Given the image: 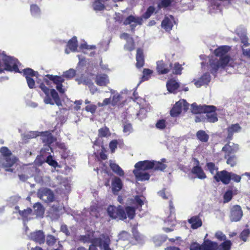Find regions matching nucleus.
Here are the masks:
<instances>
[{"instance_id":"obj_1","label":"nucleus","mask_w":250,"mask_h":250,"mask_svg":"<svg viewBox=\"0 0 250 250\" xmlns=\"http://www.w3.org/2000/svg\"><path fill=\"white\" fill-rule=\"evenodd\" d=\"M230 49V47L227 45L221 46L214 50V54L216 56L220 57L219 60L210 61L211 73L215 75L220 68H224L230 61V57L226 54Z\"/></svg>"},{"instance_id":"obj_2","label":"nucleus","mask_w":250,"mask_h":250,"mask_svg":"<svg viewBox=\"0 0 250 250\" xmlns=\"http://www.w3.org/2000/svg\"><path fill=\"white\" fill-rule=\"evenodd\" d=\"M79 240L83 243H91L98 245L101 250H112L109 247L111 240L107 234H102L98 238H94L93 235L87 234L81 235Z\"/></svg>"},{"instance_id":"obj_3","label":"nucleus","mask_w":250,"mask_h":250,"mask_svg":"<svg viewBox=\"0 0 250 250\" xmlns=\"http://www.w3.org/2000/svg\"><path fill=\"white\" fill-rule=\"evenodd\" d=\"M18 62L17 59L7 56L3 53H0V73L3 72L4 70L19 72L18 67Z\"/></svg>"},{"instance_id":"obj_4","label":"nucleus","mask_w":250,"mask_h":250,"mask_svg":"<svg viewBox=\"0 0 250 250\" xmlns=\"http://www.w3.org/2000/svg\"><path fill=\"white\" fill-rule=\"evenodd\" d=\"M236 32L240 37L242 44V48L244 56L250 57V43L248 42L249 39L247 36L246 29L242 26H239L236 30Z\"/></svg>"},{"instance_id":"obj_5","label":"nucleus","mask_w":250,"mask_h":250,"mask_svg":"<svg viewBox=\"0 0 250 250\" xmlns=\"http://www.w3.org/2000/svg\"><path fill=\"white\" fill-rule=\"evenodd\" d=\"M18 159L15 155H10L6 157H0V166L6 171L16 172L14 167L16 165Z\"/></svg>"},{"instance_id":"obj_6","label":"nucleus","mask_w":250,"mask_h":250,"mask_svg":"<svg viewBox=\"0 0 250 250\" xmlns=\"http://www.w3.org/2000/svg\"><path fill=\"white\" fill-rule=\"evenodd\" d=\"M107 211L109 216L113 219L119 218L120 220H124L126 218L125 211L121 206L117 207L110 206L108 207Z\"/></svg>"},{"instance_id":"obj_7","label":"nucleus","mask_w":250,"mask_h":250,"mask_svg":"<svg viewBox=\"0 0 250 250\" xmlns=\"http://www.w3.org/2000/svg\"><path fill=\"white\" fill-rule=\"evenodd\" d=\"M189 104L185 100H181L177 102L170 110V115L172 117L178 116L182 112V108L187 110Z\"/></svg>"},{"instance_id":"obj_8","label":"nucleus","mask_w":250,"mask_h":250,"mask_svg":"<svg viewBox=\"0 0 250 250\" xmlns=\"http://www.w3.org/2000/svg\"><path fill=\"white\" fill-rule=\"evenodd\" d=\"M143 22L142 17L130 15L124 21V24L129 25L131 30L133 31L137 25H142Z\"/></svg>"},{"instance_id":"obj_9","label":"nucleus","mask_w":250,"mask_h":250,"mask_svg":"<svg viewBox=\"0 0 250 250\" xmlns=\"http://www.w3.org/2000/svg\"><path fill=\"white\" fill-rule=\"evenodd\" d=\"M38 196L46 203L52 202L54 200V194L50 189L43 188L38 192Z\"/></svg>"},{"instance_id":"obj_10","label":"nucleus","mask_w":250,"mask_h":250,"mask_svg":"<svg viewBox=\"0 0 250 250\" xmlns=\"http://www.w3.org/2000/svg\"><path fill=\"white\" fill-rule=\"evenodd\" d=\"M215 109L216 107L213 105H198L195 103L191 104V111L195 114H205V112L213 111Z\"/></svg>"},{"instance_id":"obj_11","label":"nucleus","mask_w":250,"mask_h":250,"mask_svg":"<svg viewBox=\"0 0 250 250\" xmlns=\"http://www.w3.org/2000/svg\"><path fill=\"white\" fill-rule=\"evenodd\" d=\"M213 178L216 182L221 181L224 184L227 185L230 182V172L225 170L218 171Z\"/></svg>"},{"instance_id":"obj_12","label":"nucleus","mask_w":250,"mask_h":250,"mask_svg":"<svg viewBox=\"0 0 250 250\" xmlns=\"http://www.w3.org/2000/svg\"><path fill=\"white\" fill-rule=\"evenodd\" d=\"M243 216V212L240 206L235 205L231 209L230 219L232 222H237L240 220Z\"/></svg>"},{"instance_id":"obj_13","label":"nucleus","mask_w":250,"mask_h":250,"mask_svg":"<svg viewBox=\"0 0 250 250\" xmlns=\"http://www.w3.org/2000/svg\"><path fill=\"white\" fill-rule=\"evenodd\" d=\"M29 239L39 244H43L45 242V235L42 230H37L31 232L28 235Z\"/></svg>"},{"instance_id":"obj_14","label":"nucleus","mask_w":250,"mask_h":250,"mask_svg":"<svg viewBox=\"0 0 250 250\" xmlns=\"http://www.w3.org/2000/svg\"><path fill=\"white\" fill-rule=\"evenodd\" d=\"M120 38L125 40L126 42L124 46V49L125 50L131 51L134 49V42L133 39L128 34L124 33L121 35Z\"/></svg>"},{"instance_id":"obj_15","label":"nucleus","mask_w":250,"mask_h":250,"mask_svg":"<svg viewBox=\"0 0 250 250\" xmlns=\"http://www.w3.org/2000/svg\"><path fill=\"white\" fill-rule=\"evenodd\" d=\"M153 164L152 161L148 160L140 161L135 164V170H140L145 171L146 170L153 168Z\"/></svg>"},{"instance_id":"obj_16","label":"nucleus","mask_w":250,"mask_h":250,"mask_svg":"<svg viewBox=\"0 0 250 250\" xmlns=\"http://www.w3.org/2000/svg\"><path fill=\"white\" fill-rule=\"evenodd\" d=\"M174 23H175L174 18L170 15L165 18L162 22L161 26L166 31H169L172 29Z\"/></svg>"},{"instance_id":"obj_17","label":"nucleus","mask_w":250,"mask_h":250,"mask_svg":"<svg viewBox=\"0 0 250 250\" xmlns=\"http://www.w3.org/2000/svg\"><path fill=\"white\" fill-rule=\"evenodd\" d=\"M40 133L42 142L45 144V145H47V146L49 148L51 149L50 145L55 141V138L49 131L40 132Z\"/></svg>"},{"instance_id":"obj_18","label":"nucleus","mask_w":250,"mask_h":250,"mask_svg":"<svg viewBox=\"0 0 250 250\" xmlns=\"http://www.w3.org/2000/svg\"><path fill=\"white\" fill-rule=\"evenodd\" d=\"M194 160L196 162V165L192 168L191 170L192 173L195 174L199 179H205L206 178V175L201 167L199 166V161L195 158H194Z\"/></svg>"},{"instance_id":"obj_19","label":"nucleus","mask_w":250,"mask_h":250,"mask_svg":"<svg viewBox=\"0 0 250 250\" xmlns=\"http://www.w3.org/2000/svg\"><path fill=\"white\" fill-rule=\"evenodd\" d=\"M211 77L208 72L204 74L198 80L194 83L197 87H200L202 85H207L210 81Z\"/></svg>"},{"instance_id":"obj_20","label":"nucleus","mask_w":250,"mask_h":250,"mask_svg":"<svg viewBox=\"0 0 250 250\" xmlns=\"http://www.w3.org/2000/svg\"><path fill=\"white\" fill-rule=\"evenodd\" d=\"M238 149L236 145L233 143H229L226 145L223 148L222 151L225 152V158L229 156L231 154H233Z\"/></svg>"},{"instance_id":"obj_21","label":"nucleus","mask_w":250,"mask_h":250,"mask_svg":"<svg viewBox=\"0 0 250 250\" xmlns=\"http://www.w3.org/2000/svg\"><path fill=\"white\" fill-rule=\"evenodd\" d=\"M133 172L138 181L148 180L150 178L149 174L146 171L134 169Z\"/></svg>"},{"instance_id":"obj_22","label":"nucleus","mask_w":250,"mask_h":250,"mask_svg":"<svg viewBox=\"0 0 250 250\" xmlns=\"http://www.w3.org/2000/svg\"><path fill=\"white\" fill-rule=\"evenodd\" d=\"M171 67V65L167 66L163 61H160L157 62V70L160 74H164L167 73Z\"/></svg>"},{"instance_id":"obj_23","label":"nucleus","mask_w":250,"mask_h":250,"mask_svg":"<svg viewBox=\"0 0 250 250\" xmlns=\"http://www.w3.org/2000/svg\"><path fill=\"white\" fill-rule=\"evenodd\" d=\"M188 222L191 224V228L193 229H197L202 225V220L199 216H192L188 219Z\"/></svg>"},{"instance_id":"obj_24","label":"nucleus","mask_w":250,"mask_h":250,"mask_svg":"<svg viewBox=\"0 0 250 250\" xmlns=\"http://www.w3.org/2000/svg\"><path fill=\"white\" fill-rule=\"evenodd\" d=\"M95 82L98 85L106 86L109 83V80L106 75L100 74L96 76Z\"/></svg>"},{"instance_id":"obj_25","label":"nucleus","mask_w":250,"mask_h":250,"mask_svg":"<svg viewBox=\"0 0 250 250\" xmlns=\"http://www.w3.org/2000/svg\"><path fill=\"white\" fill-rule=\"evenodd\" d=\"M241 130V127L238 124L231 125L228 128V138L231 139L233 134L240 132Z\"/></svg>"},{"instance_id":"obj_26","label":"nucleus","mask_w":250,"mask_h":250,"mask_svg":"<svg viewBox=\"0 0 250 250\" xmlns=\"http://www.w3.org/2000/svg\"><path fill=\"white\" fill-rule=\"evenodd\" d=\"M136 59L137 61L136 67L137 68L143 67L144 64V57L143 50L140 48H138L137 50Z\"/></svg>"},{"instance_id":"obj_27","label":"nucleus","mask_w":250,"mask_h":250,"mask_svg":"<svg viewBox=\"0 0 250 250\" xmlns=\"http://www.w3.org/2000/svg\"><path fill=\"white\" fill-rule=\"evenodd\" d=\"M108 0H95L92 4L93 9L95 11H102L105 9L106 1Z\"/></svg>"},{"instance_id":"obj_28","label":"nucleus","mask_w":250,"mask_h":250,"mask_svg":"<svg viewBox=\"0 0 250 250\" xmlns=\"http://www.w3.org/2000/svg\"><path fill=\"white\" fill-rule=\"evenodd\" d=\"M112 190L113 191L118 192L122 188L123 184L120 178L119 177H115L112 180Z\"/></svg>"},{"instance_id":"obj_29","label":"nucleus","mask_w":250,"mask_h":250,"mask_svg":"<svg viewBox=\"0 0 250 250\" xmlns=\"http://www.w3.org/2000/svg\"><path fill=\"white\" fill-rule=\"evenodd\" d=\"M216 109L213 111L205 112V118L207 122L214 123L218 121L216 114L215 113Z\"/></svg>"},{"instance_id":"obj_30","label":"nucleus","mask_w":250,"mask_h":250,"mask_svg":"<svg viewBox=\"0 0 250 250\" xmlns=\"http://www.w3.org/2000/svg\"><path fill=\"white\" fill-rule=\"evenodd\" d=\"M110 167L114 173L119 175L120 176H123L124 175L125 173L124 170L118 165L116 164V163L113 162H111L110 163Z\"/></svg>"},{"instance_id":"obj_31","label":"nucleus","mask_w":250,"mask_h":250,"mask_svg":"<svg viewBox=\"0 0 250 250\" xmlns=\"http://www.w3.org/2000/svg\"><path fill=\"white\" fill-rule=\"evenodd\" d=\"M46 77L50 81H52L56 85L62 84L64 82V79L63 76H54L52 75H46Z\"/></svg>"},{"instance_id":"obj_32","label":"nucleus","mask_w":250,"mask_h":250,"mask_svg":"<svg viewBox=\"0 0 250 250\" xmlns=\"http://www.w3.org/2000/svg\"><path fill=\"white\" fill-rule=\"evenodd\" d=\"M178 83L174 80H170L167 82V87L169 92H173L179 87Z\"/></svg>"},{"instance_id":"obj_33","label":"nucleus","mask_w":250,"mask_h":250,"mask_svg":"<svg viewBox=\"0 0 250 250\" xmlns=\"http://www.w3.org/2000/svg\"><path fill=\"white\" fill-rule=\"evenodd\" d=\"M217 244L210 241H207L202 244V250H216Z\"/></svg>"},{"instance_id":"obj_34","label":"nucleus","mask_w":250,"mask_h":250,"mask_svg":"<svg viewBox=\"0 0 250 250\" xmlns=\"http://www.w3.org/2000/svg\"><path fill=\"white\" fill-rule=\"evenodd\" d=\"M40 132L38 131H31L22 135V140L26 143L29 139L35 138L39 136Z\"/></svg>"},{"instance_id":"obj_35","label":"nucleus","mask_w":250,"mask_h":250,"mask_svg":"<svg viewBox=\"0 0 250 250\" xmlns=\"http://www.w3.org/2000/svg\"><path fill=\"white\" fill-rule=\"evenodd\" d=\"M196 136L198 140L205 143L207 142L209 139V136L205 131L202 130L197 131Z\"/></svg>"},{"instance_id":"obj_36","label":"nucleus","mask_w":250,"mask_h":250,"mask_svg":"<svg viewBox=\"0 0 250 250\" xmlns=\"http://www.w3.org/2000/svg\"><path fill=\"white\" fill-rule=\"evenodd\" d=\"M67 46L69 49L73 52H74L77 50L78 44L77 38L76 37H73L68 41Z\"/></svg>"},{"instance_id":"obj_37","label":"nucleus","mask_w":250,"mask_h":250,"mask_svg":"<svg viewBox=\"0 0 250 250\" xmlns=\"http://www.w3.org/2000/svg\"><path fill=\"white\" fill-rule=\"evenodd\" d=\"M31 14L35 18H39L41 15V10L36 4H32L30 6Z\"/></svg>"},{"instance_id":"obj_38","label":"nucleus","mask_w":250,"mask_h":250,"mask_svg":"<svg viewBox=\"0 0 250 250\" xmlns=\"http://www.w3.org/2000/svg\"><path fill=\"white\" fill-rule=\"evenodd\" d=\"M49 94H50L51 96L54 100L55 104L57 105L60 106V105H62L61 101L59 98V95L57 92L56 91V90H55L54 89H50L49 91Z\"/></svg>"},{"instance_id":"obj_39","label":"nucleus","mask_w":250,"mask_h":250,"mask_svg":"<svg viewBox=\"0 0 250 250\" xmlns=\"http://www.w3.org/2000/svg\"><path fill=\"white\" fill-rule=\"evenodd\" d=\"M34 208L38 216L42 215L44 213V209L41 204L39 202L34 204Z\"/></svg>"},{"instance_id":"obj_40","label":"nucleus","mask_w":250,"mask_h":250,"mask_svg":"<svg viewBox=\"0 0 250 250\" xmlns=\"http://www.w3.org/2000/svg\"><path fill=\"white\" fill-rule=\"evenodd\" d=\"M126 216L130 219H132L135 214V209L133 207L127 206L125 208Z\"/></svg>"},{"instance_id":"obj_41","label":"nucleus","mask_w":250,"mask_h":250,"mask_svg":"<svg viewBox=\"0 0 250 250\" xmlns=\"http://www.w3.org/2000/svg\"><path fill=\"white\" fill-rule=\"evenodd\" d=\"M1 155L0 157H9L10 155H14L11 151L6 146H2L0 148Z\"/></svg>"},{"instance_id":"obj_42","label":"nucleus","mask_w":250,"mask_h":250,"mask_svg":"<svg viewBox=\"0 0 250 250\" xmlns=\"http://www.w3.org/2000/svg\"><path fill=\"white\" fill-rule=\"evenodd\" d=\"M154 7H153V6H150L147 8L146 12L144 14H143V15L141 17H142L143 19H147L154 13Z\"/></svg>"},{"instance_id":"obj_43","label":"nucleus","mask_w":250,"mask_h":250,"mask_svg":"<svg viewBox=\"0 0 250 250\" xmlns=\"http://www.w3.org/2000/svg\"><path fill=\"white\" fill-rule=\"evenodd\" d=\"M76 75V70L73 68L69 69L63 72L62 76L68 79L73 78Z\"/></svg>"},{"instance_id":"obj_44","label":"nucleus","mask_w":250,"mask_h":250,"mask_svg":"<svg viewBox=\"0 0 250 250\" xmlns=\"http://www.w3.org/2000/svg\"><path fill=\"white\" fill-rule=\"evenodd\" d=\"M206 166L208 170L212 174H215V172H218V167L215 166L214 163L212 162L207 163Z\"/></svg>"},{"instance_id":"obj_45","label":"nucleus","mask_w":250,"mask_h":250,"mask_svg":"<svg viewBox=\"0 0 250 250\" xmlns=\"http://www.w3.org/2000/svg\"><path fill=\"white\" fill-rule=\"evenodd\" d=\"M152 162L153 164V168L155 170H164L167 167L166 165L161 162L154 161H152Z\"/></svg>"},{"instance_id":"obj_46","label":"nucleus","mask_w":250,"mask_h":250,"mask_svg":"<svg viewBox=\"0 0 250 250\" xmlns=\"http://www.w3.org/2000/svg\"><path fill=\"white\" fill-rule=\"evenodd\" d=\"M231 245V241L229 240H226L219 247V250H230Z\"/></svg>"},{"instance_id":"obj_47","label":"nucleus","mask_w":250,"mask_h":250,"mask_svg":"<svg viewBox=\"0 0 250 250\" xmlns=\"http://www.w3.org/2000/svg\"><path fill=\"white\" fill-rule=\"evenodd\" d=\"M99 135L100 137H103L109 136L110 132L109 129L106 126L101 128L99 129Z\"/></svg>"},{"instance_id":"obj_48","label":"nucleus","mask_w":250,"mask_h":250,"mask_svg":"<svg viewBox=\"0 0 250 250\" xmlns=\"http://www.w3.org/2000/svg\"><path fill=\"white\" fill-rule=\"evenodd\" d=\"M233 193L232 190H228L224 195V202L228 203L233 196Z\"/></svg>"},{"instance_id":"obj_49","label":"nucleus","mask_w":250,"mask_h":250,"mask_svg":"<svg viewBox=\"0 0 250 250\" xmlns=\"http://www.w3.org/2000/svg\"><path fill=\"white\" fill-rule=\"evenodd\" d=\"M167 237L166 235L155 237L153 238V242L157 246H160L164 242L166 241Z\"/></svg>"},{"instance_id":"obj_50","label":"nucleus","mask_w":250,"mask_h":250,"mask_svg":"<svg viewBox=\"0 0 250 250\" xmlns=\"http://www.w3.org/2000/svg\"><path fill=\"white\" fill-rule=\"evenodd\" d=\"M173 0H160L158 6L160 8L167 7L170 6Z\"/></svg>"},{"instance_id":"obj_51","label":"nucleus","mask_w":250,"mask_h":250,"mask_svg":"<svg viewBox=\"0 0 250 250\" xmlns=\"http://www.w3.org/2000/svg\"><path fill=\"white\" fill-rule=\"evenodd\" d=\"M32 212V209L30 208H27L24 209L23 210H19V214L23 218H27L31 214Z\"/></svg>"},{"instance_id":"obj_52","label":"nucleus","mask_w":250,"mask_h":250,"mask_svg":"<svg viewBox=\"0 0 250 250\" xmlns=\"http://www.w3.org/2000/svg\"><path fill=\"white\" fill-rule=\"evenodd\" d=\"M168 125V122L165 120H160L156 124V126L157 128L163 129H164Z\"/></svg>"},{"instance_id":"obj_53","label":"nucleus","mask_w":250,"mask_h":250,"mask_svg":"<svg viewBox=\"0 0 250 250\" xmlns=\"http://www.w3.org/2000/svg\"><path fill=\"white\" fill-rule=\"evenodd\" d=\"M56 238L52 235H47L46 236V244L48 246H53L56 242Z\"/></svg>"},{"instance_id":"obj_54","label":"nucleus","mask_w":250,"mask_h":250,"mask_svg":"<svg viewBox=\"0 0 250 250\" xmlns=\"http://www.w3.org/2000/svg\"><path fill=\"white\" fill-rule=\"evenodd\" d=\"M121 99V95L119 94L118 93H116L115 94L112 98L111 100V104L112 105H116L120 101Z\"/></svg>"},{"instance_id":"obj_55","label":"nucleus","mask_w":250,"mask_h":250,"mask_svg":"<svg viewBox=\"0 0 250 250\" xmlns=\"http://www.w3.org/2000/svg\"><path fill=\"white\" fill-rule=\"evenodd\" d=\"M152 71L149 69H144L143 70V75L142 78V81H145L148 80L149 76L152 73Z\"/></svg>"},{"instance_id":"obj_56","label":"nucleus","mask_w":250,"mask_h":250,"mask_svg":"<svg viewBox=\"0 0 250 250\" xmlns=\"http://www.w3.org/2000/svg\"><path fill=\"white\" fill-rule=\"evenodd\" d=\"M133 131L132 125L130 123H126L124 125L123 131L126 135H129Z\"/></svg>"},{"instance_id":"obj_57","label":"nucleus","mask_w":250,"mask_h":250,"mask_svg":"<svg viewBox=\"0 0 250 250\" xmlns=\"http://www.w3.org/2000/svg\"><path fill=\"white\" fill-rule=\"evenodd\" d=\"M132 232L135 240L139 243H141L143 240V236H142L135 229H133Z\"/></svg>"},{"instance_id":"obj_58","label":"nucleus","mask_w":250,"mask_h":250,"mask_svg":"<svg viewBox=\"0 0 250 250\" xmlns=\"http://www.w3.org/2000/svg\"><path fill=\"white\" fill-rule=\"evenodd\" d=\"M37 72H35L33 69L27 68L23 70V74L26 78V76H34Z\"/></svg>"},{"instance_id":"obj_59","label":"nucleus","mask_w":250,"mask_h":250,"mask_svg":"<svg viewBox=\"0 0 250 250\" xmlns=\"http://www.w3.org/2000/svg\"><path fill=\"white\" fill-rule=\"evenodd\" d=\"M46 162L50 166L56 167L58 166L57 162L53 159L51 155H49L46 159Z\"/></svg>"},{"instance_id":"obj_60","label":"nucleus","mask_w":250,"mask_h":250,"mask_svg":"<svg viewBox=\"0 0 250 250\" xmlns=\"http://www.w3.org/2000/svg\"><path fill=\"white\" fill-rule=\"evenodd\" d=\"M119 240H126L129 238V234L125 231H122L118 235Z\"/></svg>"},{"instance_id":"obj_61","label":"nucleus","mask_w":250,"mask_h":250,"mask_svg":"<svg viewBox=\"0 0 250 250\" xmlns=\"http://www.w3.org/2000/svg\"><path fill=\"white\" fill-rule=\"evenodd\" d=\"M227 159V163L231 167H234L236 164V158L234 155L229 156Z\"/></svg>"},{"instance_id":"obj_62","label":"nucleus","mask_w":250,"mask_h":250,"mask_svg":"<svg viewBox=\"0 0 250 250\" xmlns=\"http://www.w3.org/2000/svg\"><path fill=\"white\" fill-rule=\"evenodd\" d=\"M134 203L137 206V208L142 207L144 204L143 199L139 196H136L134 197Z\"/></svg>"},{"instance_id":"obj_63","label":"nucleus","mask_w":250,"mask_h":250,"mask_svg":"<svg viewBox=\"0 0 250 250\" xmlns=\"http://www.w3.org/2000/svg\"><path fill=\"white\" fill-rule=\"evenodd\" d=\"M202 245H200L197 242H193L190 245V250H202Z\"/></svg>"},{"instance_id":"obj_64","label":"nucleus","mask_w":250,"mask_h":250,"mask_svg":"<svg viewBox=\"0 0 250 250\" xmlns=\"http://www.w3.org/2000/svg\"><path fill=\"white\" fill-rule=\"evenodd\" d=\"M241 179V177L239 175H238L234 173L230 172V180H232L236 182H240Z\"/></svg>"}]
</instances>
